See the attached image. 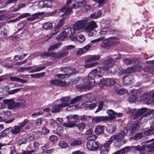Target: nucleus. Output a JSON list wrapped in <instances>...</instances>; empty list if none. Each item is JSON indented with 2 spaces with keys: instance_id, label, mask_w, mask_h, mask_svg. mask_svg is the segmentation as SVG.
<instances>
[{
  "instance_id": "obj_18",
  "label": "nucleus",
  "mask_w": 154,
  "mask_h": 154,
  "mask_svg": "<svg viewBox=\"0 0 154 154\" xmlns=\"http://www.w3.org/2000/svg\"><path fill=\"white\" fill-rule=\"evenodd\" d=\"M116 82V81L112 78H107L103 80V86L104 85L107 86H111L115 84Z\"/></svg>"
},
{
  "instance_id": "obj_57",
  "label": "nucleus",
  "mask_w": 154,
  "mask_h": 154,
  "mask_svg": "<svg viewBox=\"0 0 154 154\" xmlns=\"http://www.w3.org/2000/svg\"><path fill=\"white\" fill-rule=\"evenodd\" d=\"M59 146L62 148H65L68 146L67 143L63 141H60L59 143Z\"/></svg>"
},
{
  "instance_id": "obj_30",
  "label": "nucleus",
  "mask_w": 154,
  "mask_h": 154,
  "mask_svg": "<svg viewBox=\"0 0 154 154\" xmlns=\"http://www.w3.org/2000/svg\"><path fill=\"white\" fill-rule=\"evenodd\" d=\"M100 56L98 55H95L91 56L88 59L85 61V63H87L98 60L100 58Z\"/></svg>"
},
{
  "instance_id": "obj_63",
  "label": "nucleus",
  "mask_w": 154,
  "mask_h": 154,
  "mask_svg": "<svg viewBox=\"0 0 154 154\" xmlns=\"http://www.w3.org/2000/svg\"><path fill=\"white\" fill-rule=\"evenodd\" d=\"M105 37L104 36H101L98 38L92 40L91 41V43H96L100 41L103 40L105 39Z\"/></svg>"
},
{
  "instance_id": "obj_33",
  "label": "nucleus",
  "mask_w": 154,
  "mask_h": 154,
  "mask_svg": "<svg viewBox=\"0 0 154 154\" xmlns=\"http://www.w3.org/2000/svg\"><path fill=\"white\" fill-rule=\"evenodd\" d=\"M130 149L128 146H127L116 151L112 154H123L128 152Z\"/></svg>"
},
{
  "instance_id": "obj_35",
  "label": "nucleus",
  "mask_w": 154,
  "mask_h": 154,
  "mask_svg": "<svg viewBox=\"0 0 154 154\" xmlns=\"http://www.w3.org/2000/svg\"><path fill=\"white\" fill-rule=\"evenodd\" d=\"M154 150V142L150 144L145 146L144 150L148 152H151Z\"/></svg>"
},
{
  "instance_id": "obj_3",
  "label": "nucleus",
  "mask_w": 154,
  "mask_h": 154,
  "mask_svg": "<svg viewBox=\"0 0 154 154\" xmlns=\"http://www.w3.org/2000/svg\"><path fill=\"white\" fill-rule=\"evenodd\" d=\"M89 17L85 18L78 21L73 25V27L76 33L80 31L83 30L86 32L88 33L89 35L91 32L95 28L97 27L96 23L92 20L89 22Z\"/></svg>"
},
{
  "instance_id": "obj_26",
  "label": "nucleus",
  "mask_w": 154,
  "mask_h": 154,
  "mask_svg": "<svg viewBox=\"0 0 154 154\" xmlns=\"http://www.w3.org/2000/svg\"><path fill=\"white\" fill-rule=\"evenodd\" d=\"M44 14V13L43 12H37L33 14L31 17L27 18L26 19L27 20H30L31 21H33L39 18V16L43 15Z\"/></svg>"
},
{
  "instance_id": "obj_58",
  "label": "nucleus",
  "mask_w": 154,
  "mask_h": 154,
  "mask_svg": "<svg viewBox=\"0 0 154 154\" xmlns=\"http://www.w3.org/2000/svg\"><path fill=\"white\" fill-rule=\"evenodd\" d=\"M98 63L97 62L92 63H91L85 64L84 66L85 68H90L97 65Z\"/></svg>"
},
{
  "instance_id": "obj_19",
  "label": "nucleus",
  "mask_w": 154,
  "mask_h": 154,
  "mask_svg": "<svg viewBox=\"0 0 154 154\" xmlns=\"http://www.w3.org/2000/svg\"><path fill=\"white\" fill-rule=\"evenodd\" d=\"M111 46H116L120 42V39L117 37H111L108 38Z\"/></svg>"
},
{
  "instance_id": "obj_4",
  "label": "nucleus",
  "mask_w": 154,
  "mask_h": 154,
  "mask_svg": "<svg viewBox=\"0 0 154 154\" xmlns=\"http://www.w3.org/2000/svg\"><path fill=\"white\" fill-rule=\"evenodd\" d=\"M3 103L5 105H7L8 109L11 110L15 109L21 106H23L26 105V103L23 99L19 100V102H16L13 99H4L3 100Z\"/></svg>"
},
{
  "instance_id": "obj_17",
  "label": "nucleus",
  "mask_w": 154,
  "mask_h": 154,
  "mask_svg": "<svg viewBox=\"0 0 154 154\" xmlns=\"http://www.w3.org/2000/svg\"><path fill=\"white\" fill-rule=\"evenodd\" d=\"M85 134L88 140H94L97 138L96 136L93 133L92 131L90 129L88 130Z\"/></svg>"
},
{
  "instance_id": "obj_29",
  "label": "nucleus",
  "mask_w": 154,
  "mask_h": 154,
  "mask_svg": "<svg viewBox=\"0 0 154 154\" xmlns=\"http://www.w3.org/2000/svg\"><path fill=\"white\" fill-rule=\"evenodd\" d=\"M63 107L62 106L61 103H55L52 107L51 112H60L61 109Z\"/></svg>"
},
{
  "instance_id": "obj_22",
  "label": "nucleus",
  "mask_w": 154,
  "mask_h": 154,
  "mask_svg": "<svg viewBox=\"0 0 154 154\" xmlns=\"http://www.w3.org/2000/svg\"><path fill=\"white\" fill-rule=\"evenodd\" d=\"M147 111V109L146 108H142L136 111L134 113V119H135L138 118L139 117L145 112Z\"/></svg>"
},
{
  "instance_id": "obj_60",
  "label": "nucleus",
  "mask_w": 154,
  "mask_h": 154,
  "mask_svg": "<svg viewBox=\"0 0 154 154\" xmlns=\"http://www.w3.org/2000/svg\"><path fill=\"white\" fill-rule=\"evenodd\" d=\"M27 142V140L25 138H22L18 141V144L19 145H21L23 144L26 143Z\"/></svg>"
},
{
  "instance_id": "obj_39",
  "label": "nucleus",
  "mask_w": 154,
  "mask_h": 154,
  "mask_svg": "<svg viewBox=\"0 0 154 154\" xmlns=\"http://www.w3.org/2000/svg\"><path fill=\"white\" fill-rule=\"evenodd\" d=\"M116 92L119 95H123L127 93V90L124 88L119 89L116 88L115 89Z\"/></svg>"
},
{
  "instance_id": "obj_61",
  "label": "nucleus",
  "mask_w": 154,
  "mask_h": 154,
  "mask_svg": "<svg viewBox=\"0 0 154 154\" xmlns=\"http://www.w3.org/2000/svg\"><path fill=\"white\" fill-rule=\"evenodd\" d=\"M29 122V120L27 119H25L24 120L23 122H21L20 123V126L22 128L25 125L28 124Z\"/></svg>"
},
{
  "instance_id": "obj_27",
  "label": "nucleus",
  "mask_w": 154,
  "mask_h": 154,
  "mask_svg": "<svg viewBox=\"0 0 154 154\" xmlns=\"http://www.w3.org/2000/svg\"><path fill=\"white\" fill-rule=\"evenodd\" d=\"M132 77L131 75L124 76L123 77V84L125 85H127L131 83V79Z\"/></svg>"
},
{
  "instance_id": "obj_5",
  "label": "nucleus",
  "mask_w": 154,
  "mask_h": 154,
  "mask_svg": "<svg viewBox=\"0 0 154 154\" xmlns=\"http://www.w3.org/2000/svg\"><path fill=\"white\" fill-rule=\"evenodd\" d=\"M76 33V32L73 27H67L60 34V38H62V37L66 38L68 37H72Z\"/></svg>"
},
{
  "instance_id": "obj_55",
  "label": "nucleus",
  "mask_w": 154,
  "mask_h": 154,
  "mask_svg": "<svg viewBox=\"0 0 154 154\" xmlns=\"http://www.w3.org/2000/svg\"><path fill=\"white\" fill-rule=\"evenodd\" d=\"M143 134L142 133H139L133 137V138L135 140H137L141 138L143 136Z\"/></svg>"
},
{
  "instance_id": "obj_44",
  "label": "nucleus",
  "mask_w": 154,
  "mask_h": 154,
  "mask_svg": "<svg viewBox=\"0 0 154 154\" xmlns=\"http://www.w3.org/2000/svg\"><path fill=\"white\" fill-rule=\"evenodd\" d=\"M126 112L131 116L133 115L134 113L136 111V109H131L130 107H128L125 109Z\"/></svg>"
},
{
  "instance_id": "obj_50",
  "label": "nucleus",
  "mask_w": 154,
  "mask_h": 154,
  "mask_svg": "<svg viewBox=\"0 0 154 154\" xmlns=\"http://www.w3.org/2000/svg\"><path fill=\"white\" fill-rule=\"evenodd\" d=\"M45 75L44 72H42L38 73H36L34 74H31L30 75L32 78H40L43 77Z\"/></svg>"
},
{
  "instance_id": "obj_47",
  "label": "nucleus",
  "mask_w": 154,
  "mask_h": 154,
  "mask_svg": "<svg viewBox=\"0 0 154 154\" xmlns=\"http://www.w3.org/2000/svg\"><path fill=\"white\" fill-rule=\"evenodd\" d=\"M122 61L123 63L126 65H129L131 64L134 61L132 59L126 58L122 59Z\"/></svg>"
},
{
  "instance_id": "obj_8",
  "label": "nucleus",
  "mask_w": 154,
  "mask_h": 154,
  "mask_svg": "<svg viewBox=\"0 0 154 154\" xmlns=\"http://www.w3.org/2000/svg\"><path fill=\"white\" fill-rule=\"evenodd\" d=\"M106 112L109 115V116L105 117H107V120H113L116 119V117H120L122 115V113H117L112 109H108L106 111Z\"/></svg>"
},
{
  "instance_id": "obj_40",
  "label": "nucleus",
  "mask_w": 154,
  "mask_h": 154,
  "mask_svg": "<svg viewBox=\"0 0 154 154\" xmlns=\"http://www.w3.org/2000/svg\"><path fill=\"white\" fill-rule=\"evenodd\" d=\"M35 67H34L32 68H33L32 70L30 71V73H33L37 72L40 71L41 70L45 68V67L44 66H38L35 67L36 66H35Z\"/></svg>"
},
{
  "instance_id": "obj_42",
  "label": "nucleus",
  "mask_w": 154,
  "mask_h": 154,
  "mask_svg": "<svg viewBox=\"0 0 154 154\" xmlns=\"http://www.w3.org/2000/svg\"><path fill=\"white\" fill-rule=\"evenodd\" d=\"M101 45L102 47L105 48H108L111 46L109 44V41L108 38L103 41Z\"/></svg>"
},
{
  "instance_id": "obj_20",
  "label": "nucleus",
  "mask_w": 154,
  "mask_h": 154,
  "mask_svg": "<svg viewBox=\"0 0 154 154\" xmlns=\"http://www.w3.org/2000/svg\"><path fill=\"white\" fill-rule=\"evenodd\" d=\"M92 45L91 43H89L86 46L80 49L76 52V54L78 55H80L81 54L85 53L88 51V49L90 48L91 46Z\"/></svg>"
},
{
  "instance_id": "obj_15",
  "label": "nucleus",
  "mask_w": 154,
  "mask_h": 154,
  "mask_svg": "<svg viewBox=\"0 0 154 154\" xmlns=\"http://www.w3.org/2000/svg\"><path fill=\"white\" fill-rule=\"evenodd\" d=\"M50 83L52 85L59 87H65L67 86V84L66 82L58 79L51 80L50 81Z\"/></svg>"
},
{
  "instance_id": "obj_13",
  "label": "nucleus",
  "mask_w": 154,
  "mask_h": 154,
  "mask_svg": "<svg viewBox=\"0 0 154 154\" xmlns=\"http://www.w3.org/2000/svg\"><path fill=\"white\" fill-rule=\"evenodd\" d=\"M72 0H67L66 3V5L64 6L60 10L61 12L65 13L64 14L67 15L72 11V7H69V5L72 3Z\"/></svg>"
},
{
  "instance_id": "obj_48",
  "label": "nucleus",
  "mask_w": 154,
  "mask_h": 154,
  "mask_svg": "<svg viewBox=\"0 0 154 154\" xmlns=\"http://www.w3.org/2000/svg\"><path fill=\"white\" fill-rule=\"evenodd\" d=\"M35 66H28L26 67H20L19 69V71L20 72H23L25 71H28L30 70L31 69H32V68H33Z\"/></svg>"
},
{
  "instance_id": "obj_34",
  "label": "nucleus",
  "mask_w": 154,
  "mask_h": 154,
  "mask_svg": "<svg viewBox=\"0 0 154 154\" xmlns=\"http://www.w3.org/2000/svg\"><path fill=\"white\" fill-rule=\"evenodd\" d=\"M85 38L84 35L82 34H80L78 36L75 37H72L71 40L75 41V40H77L79 42H82L85 40Z\"/></svg>"
},
{
  "instance_id": "obj_62",
  "label": "nucleus",
  "mask_w": 154,
  "mask_h": 154,
  "mask_svg": "<svg viewBox=\"0 0 154 154\" xmlns=\"http://www.w3.org/2000/svg\"><path fill=\"white\" fill-rule=\"evenodd\" d=\"M134 149L140 151H143L144 150L145 148V146H143L141 147H140V145L135 146L134 147Z\"/></svg>"
},
{
  "instance_id": "obj_64",
  "label": "nucleus",
  "mask_w": 154,
  "mask_h": 154,
  "mask_svg": "<svg viewBox=\"0 0 154 154\" xmlns=\"http://www.w3.org/2000/svg\"><path fill=\"white\" fill-rule=\"evenodd\" d=\"M85 124L84 123H81L78 125L77 126L78 128L80 131H82L85 128Z\"/></svg>"
},
{
  "instance_id": "obj_36",
  "label": "nucleus",
  "mask_w": 154,
  "mask_h": 154,
  "mask_svg": "<svg viewBox=\"0 0 154 154\" xmlns=\"http://www.w3.org/2000/svg\"><path fill=\"white\" fill-rule=\"evenodd\" d=\"M145 72H149L152 74L154 73V66H146L144 68Z\"/></svg>"
},
{
  "instance_id": "obj_37",
  "label": "nucleus",
  "mask_w": 154,
  "mask_h": 154,
  "mask_svg": "<svg viewBox=\"0 0 154 154\" xmlns=\"http://www.w3.org/2000/svg\"><path fill=\"white\" fill-rule=\"evenodd\" d=\"M116 127L115 125H111L106 127V130L108 133L112 134L116 130Z\"/></svg>"
},
{
  "instance_id": "obj_28",
  "label": "nucleus",
  "mask_w": 154,
  "mask_h": 154,
  "mask_svg": "<svg viewBox=\"0 0 154 154\" xmlns=\"http://www.w3.org/2000/svg\"><path fill=\"white\" fill-rule=\"evenodd\" d=\"M104 127L102 125L97 126L94 129L95 133L97 134H103L104 131Z\"/></svg>"
},
{
  "instance_id": "obj_24",
  "label": "nucleus",
  "mask_w": 154,
  "mask_h": 154,
  "mask_svg": "<svg viewBox=\"0 0 154 154\" xmlns=\"http://www.w3.org/2000/svg\"><path fill=\"white\" fill-rule=\"evenodd\" d=\"M97 103H92L91 101H87L83 103V106L85 108H88L90 109H92L95 108L97 106Z\"/></svg>"
},
{
  "instance_id": "obj_46",
  "label": "nucleus",
  "mask_w": 154,
  "mask_h": 154,
  "mask_svg": "<svg viewBox=\"0 0 154 154\" xmlns=\"http://www.w3.org/2000/svg\"><path fill=\"white\" fill-rule=\"evenodd\" d=\"M67 123H64L63 125L66 128H72L75 126L76 124L73 122H68Z\"/></svg>"
},
{
  "instance_id": "obj_11",
  "label": "nucleus",
  "mask_w": 154,
  "mask_h": 154,
  "mask_svg": "<svg viewBox=\"0 0 154 154\" xmlns=\"http://www.w3.org/2000/svg\"><path fill=\"white\" fill-rule=\"evenodd\" d=\"M86 145L87 148L91 151L96 150L99 147L98 143L93 140L89 141L87 143Z\"/></svg>"
},
{
  "instance_id": "obj_16",
  "label": "nucleus",
  "mask_w": 154,
  "mask_h": 154,
  "mask_svg": "<svg viewBox=\"0 0 154 154\" xmlns=\"http://www.w3.org/2000/svg\"><path fill=\"white\" fill-rule=\"evenodd\" d=\"M141 66L140 64H137L130 68H128L126 69V72L128 73L134 72L135 71H139L140 70Z\"/></svg>"
},
{
  "instance_id": "obj_6",
  "label": "nucleus",
  "mask_w": 154,
  "mask_h": 154,
  "mask_svg": "<svg viewBox=\"0 0 154 154\" xmlns=\"http://www.w3.org/2000/svg\"><path fill=\"white\" fill-rule=\"evenodd\" d=\"M130 92L132 96L128 98V100L130 103H133L140 94L141 91L140 89H133L130 91Z\"/></svg>"
},
{
  "instance_id": "obj_2",
  "label": "nucleus",
  "mask_w": 154,
  "mask_h": 154,
  "mask_svg": "<svg viewBox=\"0 0 154 154\" xmlns=\"http://www.w3.org/2000/svg\"><path fill=\"white\" fill-rule=\"evenodd\" d=\"M128 131L126 128H123L122 131L117 135H113L111 136L108 141L100 147V153L101 154H107L109 149L110 146L114 140H116L120 143L119 145L116 146L117 148H119L123 144L126 143V141L123 139Z\"/></svg>"
},
{
  "instance_id": "obj_51",
  "label": "nucleus",
  "mask_w": 154,
  "mask_h": 154,
  "mask_svg": "<svg viewBox=\"0 0 154 154\" xmlns=\"http://www.w3.org/2000/svg\"><path fill=\"white\" fill-rule=\"evenodd\" d=\"M7 28L8 26H6L3 27V28L5 30L3 32H1V33H0V34H2V35H1V36H6L8 35V30L7 29Z\"/></svg>"
},
{
  "instance_id": "obj_59",
  "label": "nucleus",
  "mask_w": 154,
  "mask_h": 154,
  "mask_svg": "<svg viewBox=\"0 0 154 154\" xmlns=\"http://www.w3.org/2000/svg\"><path fill=\"white\" fill-rule=\"evenodd\" d=\"M60 28L58 26H57L55 28V29L54 30V33H53L50 36H49L48 38V39L46 40V41H47L49 39H50V38H51V36L52 35H55L57 33H58L59 32V30Z\"/></svg>"
},
{
  "instance_id": "obj_10",
  "label": "nucleus",
  "mask_w": 154,
  "mask_h": 154,
  "mask_svg": "<svg viewBox=\"0 0 154 154\" xmlns=\"http://www.w3.org/2000/svg\"><path fill=\"white\" fill-rule=\"evenodd\" d=\"M140 124L139 121H137L131 125L129 129L130 135H133L137 132L140 129Z\"/></svg>"
},
{
  "instance_id": "obj_53",
  "label": "nucleus",
  "mask_w": 154,
  "mask_h": 154,
  "mask_svg": "<svg viewBox=\"0 0 154 154\" xmlns=\"http://www.w3.org/2000/svg\"><path fill=\"white\" fill-rule=\"evenodd\" d=\"M85 2L86 1L85 0L83 1L82 2L79 3L77 2H76L73 4V8L76 9L79 8V6L80 5L82 4L83 5V4H85Z\"/></svg>"
},
{
  "instance_id": "obj_32",
  "label": "nucleus",
  "mask_w": 154,
  "mask_h": 154,
  "mask_svg": "<svg viewBox=\"0 0 154 154\" xmlns=\"http://www.w3.org/2000/svg\"><path fill=\"white\" fill-rule=\"evenodd\" d=\"M64 75L65 76H70L73 74H76L77 73V71L74 68L69 69L65 72Z\"/></svg>"
},
{
  "instance_id": "obj_21",
  "label": "nucleus",
  "mask_w": 154,
  "mask_h": 154,
  "mask_svg": "<svg viewBox=\"0 0 154 154\" xmlns=\"http://www.w3.org/2000/svg\"><path fill=\"white\" fill-rule=\"evenodd\" d=\"M107 118L105 116H96L94 117L92 119V122L94 124L100 122L107 120Z\"/></svg>"
},
{
  "instance_id": "obj_49",
  "label": "nucleus",
  "mask_w": 154,
  "mask_h": 154,
  "mask_svg": "<svg viewBox=\"0 0 154 154\" xmlns=\"http://www.w3.org/2000/svg\"><path fill=\"white\" fill-rule=\"evenodd\" d=\"M82 143V142L81 140H77L73 141L70 143V145L72 146H80Z\"/></svg>"
},
{
  "instance_id": "obj_25",
  "label": "nucleus",
  "mask_w": 154,
  "mask_h": 154,
  "mask_svg": "<svg viewBox=\"0 0 154 154\" xmlns=\"http://www.w3.org/2000/svg\"><path fill=\"white\" fill-rule=\"evenodd\" d=\"M66 118L68 122H73L75 123L81 119V117L77 115L68 116H66Z\"/></svg>"
},
{
  "instance_id": "obj_12",
  "label": "nucleus",
  "mask_w": 154,
  "mask_h": 154,
  "mask_svg": "<svg viewBox=\"0 0 154 154\" xmlns=\"http://www.w3.org/2000/svg\"><path fill=\"white\" fill-rule=\"evenodd\" d=\"M114 64V62L112 59L109 58L107 60H105L104 62V66L101 68H103L102 70H107L109 68L112 66Z\"/></svg>"
},
{
  "instance_id": "obj_41",
  "label": "nucleus",
  "mask_w": 154,
  "mask_h": 154,
  "mask_svg": "<svg viewBox=\"0 0 154 154\" xmlns=\"http://www.w3.org/2000/svg\"><path fill=\"white\" fill-rule=\"evenodd\" d=\"M61 46V43H57L55 44L51 45L48 49V52H50L54 51L55 49H57Z\"/></svg>"
},
{
  "instance_id": "obj_56",
  "label": "nucleus",
  "mask_w": 154,
  "mask_h": 154,
  "mask_svg": "<svg viewBox=\"0 0 154 154\" xmlns=\"http://www.w3.org/2000/svg\"><path fill=\"white\" fill-rule=\"evenodd\" d=\"M95 2H97L100 6L103 5L106 2L107 0H93Z\"/></svg>"
},
{
  "instance_id": "obj_23",
  "label": "nucleus",
  "mask_w": 154,
  "mask_h": 154,
  "mask_svg": "<svg viewBox=\"0 0 154 154\" xmlns=\"http://www.w3.org/2000/svg\"><path fill=\"white\" fill-rule=\"evenodd\" d=\"M22 129L20 125L15 126L13 128L10 127V132L12 134L16 135L18 134Z\"/></svg>"
},
{
  "instance_id": "obj_1",
  "label": "nucleus",
  "mask_w": 154,
  "mask_h": 154,
  "mask_svg": "<svg viewBox=\"0 0 154 154\" xmlns=\"http://www.w3.org/2000/svg\"><path fill=\"white\" fill-rule=\"evenodd\" d=\"M103 68H100L92 70L88 74V81L84 82V85H77L75 86L77 89L80 90L89 89L94 86L96 84L103 85V82L102 75L105 73Z\"/></svg>"
},
{
  "instance_id": "obj_7",
  "label": "nucleus",
  "mask_w": 154,
  "mask_h": 154,
  "mask_svg": "<svg viewBox=\"0 0 154 154\" xmlns=\"http://www.w3.org/2000/svg\"><path fill=\"white\" fill-rule=\"evenodd\" d=\"M59 100H60L61 103V104L63 107L69 106V108L72 107L73 109L74 107L76 108L75 105L70 106L71 98L69 97H63L58 100V101Z\"/></svg>"
},
{
  "instance_id": "obj_31",
  "label": "nucleus",
  "mask_w": 154,
  "mask_h": 154,
  "mask_svg": "<svg viewBox=\"0 0 154 154\" xmlns=\"http://www.w3.org/2000/svg\"><path fill=\"white\" fill-rule=\"evenodd\" d=\"M10 79L12 81H17L23 83H26L27 82V81L26 80L21 79L15 76H10Z\"/></svg>"
},
{
  "instance_id": "obj_45",
  "label": "nucleus",
  "mask_w": 154,
  "mask_h": 154,
  "mask_svg": "<svg viewBox=\"0 0 154 154\" xmlns=\"http://www.w3.org/2000/svg\"><path fill=\"white\" fill-rule=\"evenodd\" d=\"M82 99L81 96H78L70 100V105L75 103L76 102L80 101Z\"/></svg>"
},
{
  "instance_id": "obj_14",
  "label": "nucleus",
  "mask_w": 154,
  "mask_h": 154,
  "mask_svg": "<svg viewBox=\"0 0 154 154\" xmlns=\"http://www.w3.org/2000/svg\"><path fill=\"white\" fill-rule=\"evenodd\" d=\"M151 97V94L145 93L142 95L140 100L143 104H148L150 102Z\"/></svg>"
},
{
  "instance_id": "obj_43",
  "label": "nucleus",
  "mask_w": 154,
  "mask_h": 154,
  "mask_svg": "<svg viewBox=\"0 0 154 154\" xmlns=\"http://www.w3.org/2000/svg\"><path fill=\"white\" fill-rule=\"evenodd\" d=\"M52 27V23L50 22H46L44 23L42 26L43 29L46 30L51 29Z\"/></svg>"
},
{
  "instance_id": "obj_52",
  "label": "nucleus",
  "mask_w": 154,
  "mask_h": 154,
  "mask_svg": "<svg viewBox=\"0 0 154 154\" xmlns=\"http://www.w3.org/2000/svg\"><path fill=\"white\" fill-rule=\"evenodd\" d=\"M154 133V129H151V128L150 129L145 131L144 132V134L146 135H149L152 134Z\"/></svg>"
},
{
  "instance_id": "obj_9",
  "label": "nucleus",
  "mask_w": 154,
  "mask_h": 154,
  "mask_svg": "<svg viewBox=\"0 0 154 154\" xmlns=\"http://www.w3.org/2000/svg\"><path fill=\"white\" fill-rule=\"evenodd\" d=\"M54 0H47L44 1H40L38 4V6L39 8H52L54 7L52 3Z\"/></svg>"
},
{
  "instance_id": "obj_38",
  "label": "nucleus",
  "mask_w": 154,
  "mask_h": 154,
  "mask_svg": "<svg viewBox=\"0 0 154 154\" xmlns=\"http://www.w3.org/2000/svg\"><path fill=\"white\" fill-rule=\"evenodd\" d=\"M10 127L4 129L0 133V138L6 136L10 132Z\"/></svg>"
},
{
  "instance_id": "obj_54",
  "label": "nucleus",
  "mask_w": 154,
  "mask_h": 154,
  "mask_svg": "<svg viewBox=\"0 0 154 154\" xmlns=\"http://www.w3.org/2000/svg\"><path fill=\"white\" fill-rule=\"evenodd\" d=\"M52 53L48 52H44L41 53L40 54V56L42 58H44L46 57L51 56Z\"/></svg>"
}]
</instances>
